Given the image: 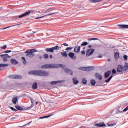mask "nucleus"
<instances>
[{
    "label": "nucleus",
    "instance_id": "obj_21",
    "mask_svg": "<svg viewBox=\"0 0 128 128\" xmlns=\"http://www.w3.org/2000/svg\"><path fill=\"white\" fill-rule=\"evenodd\" d=\"M112 74V71H108L105 73V78H108L110 74Z\"/></svg>",
    "mask_w": 128,
    "mask_h": 128
},
{
    "label": "nucleus",
    "instance_id": "obj_43",
    "mask_svg": "<svg viewBox=\"0 0 128 128\" xmlns=\"http://www.w3.org/2000/svg\"><path fill=\"white\" fill-rule=\"evenodd\" d=\"M73 48H66V50L68 51V50H72L73 49Z\"/></svg>",
    "mask_w": 128,
    "mask_h": 128
},
{
    "label": "nucleus",
    "instance_id": "obj_17",
    "mask_svg": "<svg viewBox=\"0 0 128 128\" xmlns=\"http://www.w3.org/2000/svg\"><path fill=\"white\" fill-rule=\"evenodd\" d=\"M74 52H76L77 54H78L80 52V46H77L75 47L74 49Z\"/></svg>",
    "mask_w": 128,
    "mask_h": 128
},
{
    "label": "nucleus",
    "instance_id": "obj_29",
    "mask_svg": "<svg viewBox=\"0 0 128 128\" xmlns=\"http://www.w3.org/2000/svg\"><path fill=\"white\" fill-rule=\"evenodd\" d=\"M20 26V24H16V25H14L13 26H8V27H7V28H2L1 30H6L8 28H12V26Z\"/></svg>",
    "mask_w": 128,
    "mask_h": 128
},
{
    "label": "nucleus",
    "instance_id": "obj_11",
    "mask_svg": "<svg viewBox=\"0 0 128 128\" xmlns=\"http://www.w3.org/2000/svg\"><path fill=\"white\" fill-rule=\"evenodd\" d=\"M95 126H98V128H104V126H106V124L104 123H100L98 124H97L96 123H94Z\"/></svg>",
    "mask_w": 128,
    "mask_h": 128
},
{
    "label": "nucleus",
    "instance_id": "obj_2",
    "mask_svg": "<svg viewBox=\"0 0 128 128\" xmlns=\"http://www.w3.org/2000/svg\"><path fill=\"white\" fill-rule=\"evenodd\" d=\"M33 76H48V72L42 70H34L32 71Z\"/></svg>",
    "mask_w": 128,
    "mask_h": 128
},
{
    "label": "nucleus",
    "instance_id": "obj_20",
    "mask_svg": "<svg viewBox=\"0 0 128 128\" xmlns=\"http://www.w3.org/2000/svg\"><path fill=\"white\" fill-rule=\"evenodd\" d=\"M96 78L99 80H102V76L98 73H96Z\"/></svg>",
    "mask_w": 128,
    "mask_h": 128
},
{
    "label": "nucleus",
    "instance_id": "obj_53",
    "mask_svg": "<svg viewBox=\"0 0 128 128\" xmlns=\"http://www.w3.org/2000/svg\"><path fill=\"white\" fill-rule=\"evenodd\" d=\"M88 48H92V46H89Z\"/></svg>",
    "mask_w": 128,
    "mask_h": 128
},
{
    "label": "nucleus",
    "instance_id": "obj_5",
    "mask_svg": "<svg viewBox=\"0 0 128 128\" xmlns=\"http://www.w3.org/2000/svg\"><path fill=\"white\" fill-rule=\"evenodd\" d=\"M0 57L3 58V60L4 62H8V59L6 58H10V56H8V54H5L4 55H1Z\"/></svg>",
    "mask_w": 128,
    "mask_h": 128
},
{
    "label": "nucleus",
    "instance_id": "obj_24",
    "mask_svg": "<svg viewBox=\"0 0 128 128\" xmlns=\"http://www.w3.org/2000/svg\"><path fill=\"white\" fill-rule=\"evenodd\" d=\"M15 108H16V110H20V111L24 110V108H22L20 106H16Z\"/></svg>",
    "mask_w": 128,
    "mask_h": 128
},
{
    "label": "nucleus",
    "instance_id": "obj_7",
    "mask_svg": "<svg viewBox=\"0 0 128 128\" xmlns=\"http://www.w3.org/2000/svg\"><path fill=\"white\" fill-rule=\"evenodd\" d=\"M68 56L73 60H76V54L72 52L69 53Z\"/></svg>",
    "mask_w": 128,
    "mask_h": 128
},
{
    "label": "nucleus",
    "instance_id": "obj_34",
    "mask_svg": "<svg viewBox=\"0 0 128 128\" xmlns=\"http://www.w3.org/2000/svg\"><path fill=\"white\" fill-rule=\"evenodd\" d=\"M32 88H33L34 90H36V88H38V84H36V83H34V84H33Z\"/></svg>",
    "mask_w": 128,
    "mask_h": 128
},
{
    "label": "nucleus",
    "instance_id": "obj_42",
    "mask_svg": "<svg viewBox=\"0 0 128 128\" xmlns=\"http://www.w3.org/2000/svg\"><path fill=\"white\" fill-rule=\"evenodd\" d=\"M88 40L90 42L92 41V40H98V38H90V39H88Z\"/></svg>",
    "mask_w": 128,
    "mask_h": 128
},
{
    "label": "nucleus",
    "instance_id": "obj_9",
    "mask_svg": "<svg viewBox=\"0 0 128 128\" xmlns=\"http://www.w3.org/2000/svg\"><path fill=\"white\" fill-rule=\"evenodd\" d=\"M30 11H29L28 12H26L24 14H22V15H20L19 16L18 18H26V16H29V14H30Z\"/></svg>",
    "mask_w": 128,
    "mask_h": 128
},
{
    "label": "nucleus",
    "instance_id": "obj_45",
    "mask_svg": "<svg viewBox=\"0 0 128 128\" xmlns=\"http://www.w3.org/2000/svg\"><path fill=\"white\" fill-rule=\"evenodd\" d=\"M112 74H116V70H113L112 71Z\"/></svg>",
    "mask_w": 128,
    "mask_h": 128
},
{
    "label": "nucleus",
    "instance_id": "obj_13",
    "mask_svg": "<svg viewBox=\"0 0 128 128\" xmlns=\"http://www.w3.org/2000/svg\"><path fill=\"white\" fill-rule=\"evenodd\" d=\"M124 67L122 65H119L117 68V72H122Z\"/></svg>",
    "mask_w": 128,
    "mask_h": 128
},
{
    "label": "nucleus",
    "instance_id": "obj_37",
    "mask_svg": "<svg viewBox=\"0 0 128 128\" xmlns=\"http://www.w3.org/2000/svg\"><path fill=\"white\" fill-rule=\"evenodd\" d=\"M96 81L94 80H91V84H92V86H96Z\"/></svg>",
    "mask_w": 128,
    "mask_h": 128
},
{
    "label": "nucleus",
    "instance_id": "obj_47",
    "mask_svg": "<svg viewBox=\"0 0 128 128\" xmlns=\"http://www.w3.org/2000/svg\"><path fill=\"white\" fill-rule=\"evenodd\" d=\"M124 60H128V56H124Z\"/></svg>",
    "mask_w": 128,
    "mask_h": 128
},
{
    "label": "nucleus",
    "instance_id": "obj_15",
    "mask_svg": "<svg viewBox=\"0 0 128 128\" xmlns=\"http://www.w3.org/2000/svg\"><path fill=\"white\" fill-rule=\"evenodd\" d=\"M10 62L12 64H14V66L18 64V62L16 59H12L10 60Z\"/></svg>",
    "mask_w": 128,
    "mask_h": 128
},
{
    "label": "nucleus",
    "instance_id": "obj_28",
    "mask_svg": "<svg viewBox=\"0 0 128 128\" xmlns=\"http://www.w3.org/2000/svg\"><path fill=\"white\" fill-rule=\"evenodd\" d=\"M120 28H128V25H120Z\"/></svg>",
    "mask_w": 128,
    "mask_h": 128
},
{
    "label": "nucleus",
    "instance_id": "obj_14",
    "mask_svg": "<svg viewBox=\"0 0 128 128\" xmlns=\"http://www.w3.org/2000/svg\"><path fill=\"white\" fill-rule=\"evenodd\" d=\"M52 10H54V8H51L47 10L45 12H39V14H44V12H46V14H48V12H52Z\"/></svg>",
    "mask_w": 128,
    "mask_h": 128
},
{
    "label": "nucleus",
    "instance_id": "obj_44",
    "mask_svg": "<svg viewBox=\"0 0 128 128\" xmlns=\"http://www.w3.org/2000/svg\"><path fill=\"white\" fill-rule=\"evenodd\" d=\"M10 110H12L13 112H18V110L14 109V108H12V107H10Z\"/></svg>",
    "mask_w": 128,
    "mask_h": 128
},
{
    "label": "nucleus",
    "instance_id": "obj_38",
    "mask_svg": "<svg viewBox=\"0 0 128 128\" xmlns=\"http://www.w3.org/2000/svg\"><path fill=\"white\" fill-rule=\"evenodd\" d=\"M88 44V43L86 42H84L83 44H82V46H86Z\"/></svg>",
    "mask_w": 128,
    "mask_h": 128
},
{
    "label": "nucleus",
    "instance_id": "obj_35",
    "mask_svg": "<svg viewBox=\"0 0 128 128\" xmlns=\"http://www.w3.org/2000/svg\"><path fill=\"white\" fill-rule=\"evenodd\" d=\"M82 82V84H88V81L86 80V78H84Z\"/></svg>",
    "mask_w": 128,
    "mask_h": 128
},
{
    "label": "nucleus",
    "instance_id": "obj_26",
    "mask_svg": "<svg viewBox=\"0 0 128 128\" xmlns=\"http://www.w3.org/2000/svg\"><path fill=\"white\" fill-rule=\"evenodd\" d=\"M115 60H118L120 58V54L118 52H116L114 54Z\"/></svg>",
    "mask_w": 128,
    "mask_h": 128
},
{
    "label": "nucleus",
    "instance_id": "obj_4",
    "mask_svg": "<svg viewBox=\"0 0 128 128\" xmlns=\"http://www.w3.org/2000/svg\"><path fill=\"white\" fill-rule=\"evenodd\" d=\"M94 50L90 49L86 52V56H90L94 54Z\"/></svg>",
    "mask_w": 128,
    "mask_h": 128
},
{
    "label": "nucleus",
    "instance_id": "obj_48",
    "mask_svg": "<svg viewBox=\"0 0 128 128\" xmlns=\"http://www.w3.org/2000/svg\"><path fill=\"white\" fill-rule=\"evenodd\" d=\"M33 104H36V105H38V102H33Z\"/></svg>",
    "mask_w": 128,
    "mask_h": 128
},
{
    "label": "nucleus",
    "instance_id": "obj_30",
    "mask_svg": "<svg viewBox=\"0 0 128 128\" xmlns=\"http://www.w3.org/2000/svg\"><path fill=\"white\" fill-rule=\"evenodd\" d=\"M124 70V72H126V70H128V63H126Z\"/></svg>",
    "mask_w": 128,
    "mask_h": 128
},
{
    "label": "nucleus",
    "instance_id": "obj_57",
    "mask_svg": "<svg viewBox=\"0 0 128 128\" xmlns=\"http://www.w3.org/2000/svg\"><path fill=\"white\" fill-rule=\"evenodd\" d=\"M108 60V62H110V60Z\"/></svg>",
    "mask_w": 128,
    "mask_h": 128
},
{
    "label": "nucleus",
    "instance_id": "obj_32",
    "mask_svg": "<svg viewBox=\"0 0 128 128\" xmlns=\"http://www.w3.org/2000/svg\"><path fill=\"white\" fill-rule=\"evenodd\" d=\"M6 66H8V64H0V68H6Z\"/></svg>",
    "mask_w": 128,
    "mask_h": 128
},
{
    "label": "nucleus",
    "instance_id": "obj_33",
    "mask_svg": "<svg viewBox=\"0 0 128 128\" xmlns=\"http://www.w3.org/2000/svg\"><path fill=\"white\" fill-rule=\"evenodd\" d=\"M112 78H114V76H112L108 80H106V82L107 84L110 82V80H112Z\"/></svg>",
    "mask_w": 128,
    "mask_h": 128
},
{
    "label": "nucleus",
    "instance_id": "obj_41",
    "mask_svg": "<svg viewBox=\"0 0 128 128\" xmlns=\"http://www.w3.org/2000/svg\"><path fill=\"white\" fill-rule=\"evenodd\" d=\"M44 58H46V59H48L49 58L48 54H44Z\"/></svg>",
    "mask_w": 128,
    "mask_h": 128
},
{
    "label": "nucleus",
    "instance_id": "obj_60",
    "mask_svg": "<svg viewBox=\"0 0 128 128\" xmlns=\"http://www.w3.org/2000/svg\"><path fill=\"white\" fill-rule=\"evenodd\" d=\"M34 34H36V32H33Z\"/></svg>",
    "mask_w": 128,
    "mask_h": 128
},
{
    "label": "nucleus",
    "instance_id": "obj_12",
    "mask_svg": "<svg viewBox=\"0 0 128 128\" xmlns=\"http://www.w3.org/2000/svg\"><path fill=\"white\" fill-rule=\"evenodd\" d=\"M56 13H52V14H47L46 16H41L40 17H38L36 18H35V20H40V18H44L46 16H54V14H56Z\"/></svg>",
    "mask_w": 128,
    "mask_h": 128
},
{
    "label": "nucleus",
    "instance_id": "obj_36",
    "mask_svg": "<svg viewBox=\"0 0 128 128\" xmlns=\"http://www.w3.org/2000/svg\"><path fill=\"white\" fill-rule=\"evenodd\" d=\"M22 60H24L23 61L24 64H26L27 62H26V58L24 57H22Z\"/></svg>",
    "mask_w": 128,
    "mask_h": 128
},
{
    "label": "nucleus",
    "instance_id": "obj_39",
    "mask_svg": "<svg viewBox=\"0 0 128 128\" xmlns=\"http://www.w3.org/2000/svg\"><path fill=\"white\" fill-rule=\"evenodd\" d=\"M7 48H8V46L6 45H5V46H2L1 48L2 50H6Z\"/></svg>",
    "mask_w": 128,
    "mask_h": 128
},
{
    "label": "nucleus",
    "instance_id": "obj_49",
    "mask_svg": "<svg viewBox=\"0 0 128 128\" xmlns=\"http://www.w3.org/2000/svg\"><path fill=\"white\" fill-rule=\"evenodd\" d=\"M64 46H68V44L66 43H64Z\"/></svg>",
    "mask_w": 128,
    "mask_h": 128
},
{
    "label": "nucleus",
    "instance_id": "obj_10",
    "mask_svg": "<svg viewBox=\"0 0 128 128\" xmlns=\"http://www.w3.org/2000/svg\"><path fill=\"white\" fill-rule=\"evenodd\" d=\"M12 78L13 80H22V77L19 75H14L12 76Z\"/></svg>",
    "mask_w": 128,
    "mask_h": 128
},
{
    "label": "nucleus",
    "instance_id": "obj_1",
    "mask_svg": "<svg viewBox=\"0 0 128 128\" xmlns=\"http://www.w3.org/2000/svg\"><path fill=\"white\" fill-rule=\"evenodd\" d=\"M62 68V69L65 70L66 74H68L71 76L74 75V73L72 72V70L67 68L66 66H64V65L62 64H48L44 65L42 66V68L47 70H48L50 68Z\"/></svg>",
    "mask_w": 128,
    "mask_h": 128
},
{
    "label": "nucleus",
    "instance_id": "obj_31",
    "mask_svg": "<svg viewBox=\"0 0 128 128\" xmlns=\"http://www.w3.org/2000/svg\"><path fill=\"white\" fill-rule=\"evenodd\" d=\"M52 115H49V116H44V117H40V120H44V118H50V116H52Z\"/></svg>",
    "mask_w": 128,
    "mask_h": 128
},
{
    "label": "nucleus",
    "instance_id": "obj_40",
    "mask_svg": "<svg viewBox=\"0 0 128 128\" xmlns=\"http://www.w3.org/2000/svg\"><path fill=\"white\" fill-rule=\"evenodd\" d=\"M38 52V50H36L35 49L32 50V56H34V52Z\"/></svg>",
    "mask_w": 128,
    "mask_h": 128
},
{
    "label": "nucleus",
    "instance_id": "obj_51",
    "mask_svg": "<svg viewBox=\"0 0 128 128\" xmlns=\"http://www.w3.org/2000/svg\"><path fill=\"white\" fill-rule=\"evenodd\" d=\"M108 126H114V124H108Z\"/></svg>",
    "mask_w": 128,
    "mask_h": 128
},
{
    "label": "nucleus",
    "instance_id": "obj_19",
    "mask_svg": "<svg viewBox=\"0 0 128 128\" xmlns=\"http://www.w3.org/2000/svg\"><path fill=\"white\" fill-rule=\"evenodd\" d=\"M128 106H127L124 110H123L122 111L120 110V107H118V112H119L120 113H122V112H128Z\"/></svg>",
    "mask_w": 128,
    "mask_h": 128
},
{
    "label": "nucleus",
    "instance_id": "obj_56",
    "mask_svg": "<svg viewBox=\"0 0 128 128\" xmlns=\"http://www.w3.org/2000/svg\"><path fill=\"white\" fill-rule=\"evenodd\" d=\"M32 104V100L31 99Z\"/></svg>",
    "mask_w": 128,
    "mask_h": 128
},
{
    "label": "nucleus",
    "instance_id": "obj_25",
    "mask_svg": "<svg viewBox=\"0 0 128 128\" xmlns=\"http://www.w3.org/2000/svg\"><path fill=\"white\" fill-rule=\"evenodd\" d=\"M52 48H53L54 52V50H61L62 47H60L58 46H56L55 47Z\"/></svg>",
    "mask_w": 128,
    "mask_h": 128
},
{
    "label": "nucleus",
    "instance_id": "obj_58",
    "mask_svg": "<svg viewBox=\"0 0 128 128\" xmlns=\"http://www.w3.org/2000/svg\"><path fill=\"white\" fill-rule=\"evenodd\" d=\"M84 50H86V48H84Z\"/></svg>",
    "mask_w": 128,
    "mask_h": 128
},
{
    "label": "nucleus",
    "instance_id": "obj_23",
    "mask_svg": "<svg viewBox=\"0 0 128 128\" xmlns=\"http://www.w3.org/2000/svg\"><path fill=\"white\" fill-rule=\"evenodd\" d=\"M61 54L63 58H68V54L66 52H62Z\"/></svg>",
    "mask_w": 128,
    "mask_h": 128
},
{
    "label": "nucleus",
    "instance_id": "obj_6",
    "mask_svg": "<svg viewBox=\"0 0 128 128\" xmlns=\"http://www.w3.org/2000/svg\"><path fill=\"white\" fill-rule=\"evenodd\" d=\"M25 54H26V56L27 58H32V50H28L25 52Z\"/></svg>",
    "mask_w": 128,
    "mask_h": 128
},
{
    "label": "nucleus",
    "instance_id": "obj_8",
    "mask_svg": "<svg viewBox=\"0 0 128 128\" xmlns=\"http://www.w3.org/2000/svg\"><path fill=\"white\" fill-rule=\"evenodd\" d=\"M66 82L65 80H60V81H54L51 82V84L52 86H55V84H62Z\"/></svg>",
    "mask_w": 128,
    "mask_h": 128
},
{
    "label": "nucleus",
    "instance_id": "obj_52",
    "mask_svg": "<svg viewBox=\"0 0 128 128\" xmlns=\"http://www.w3.org/2000/svg\"><path fill=\"white\" fill-rule=\"evenodd\" d=\"M28 74H32V71L30 72Z\"/></svg>",
    "mask_w": 128,
    "mask_h": 128
},
{
    "label": "nucleus",
    "instance_id": "obj_59",
    "mask_svg": "<svg viewBox=\"0 0 128 128\" xmlns=\"http://www.w3.org/2000/svg\"><path fill=\"white\" fill-rule=\"evenodd\" d=\"M31 106H32V104L31 105Z\"/></svg>",
    "mask_w": 128,
    "mask_h": 128
},
{
    "label": "nucleus",
    "instance_id": "obj_3",
    "mask_svg": "<svg viewBox=\"0 0 128 128\" xmlns=\"http://www.w3.org/2000/svg\"><path fill=\"white\" fill-rule=\"evenodd\" d=\"M79 70H84V72H90V71L92 70V67L80 68H79Z\"/></svg>",
    "mask_w": 128,
    "mask_h": 128
},
{
    "label": "nucleus",
    "instance_id": "obj_55",
    "mask_svg": "<svg viewBox=\"0 0 128 128\" xmlns=\"http://www.w3.org/2000/svg\"><path fill=\"white\" fill-rule=\"evenodd\" d=\"M36 13V11L33 10L32 14H35Z\"/></svg>",
    "mask_w": 128,
    "mask_h": 128
},
{
    "label": "nucleus",
    "instance_id": "obj_18",
    "mask_svg": "<svg viewBox=\"0 0 128 128\" xmlns=\"http://www.w3.org/2000/svg\"><path fill=\"white\" fill-rule=\"evenodd\" d=\"M104 0H89L91 4H96V2H102Z\"/></svg>",
    "mask_w": 128,
    "mask_h": 128
},
{
    "label": "nucleus",
    "instance_id": "obj_22",
    "mask_svg": "<svg viewBox=\"0 0 128 128\" xmlns=\"http://www.w3.org/2000/svg\"><path fill=\"white\" fill-rule=\"evenodd\" d=\"M46 52H54L53 48H47L46 49Z\"/></svg>",
    "mask_w": 128,
    "mask_h": 128
},
{
    "label": "nucleus",
    "instance_id": "obj_27",
    "mask_svg": "<svg viewBox=\"0 0 128 128\" xmlns=\"http://www.w3.org/2000/svg\"><path fill=\"white\" fill-rule=\"evenodd\" d=\"M73 82L74 84H78L79 81L78 80L77 78H73Z\"/></svg>",
    "mask_w": 128,
    "mask_h": 128
},
{
    "label": "nucleus",
    "instance_id": "obj_50",
    "mask_svg": "<svg viewBox=\"0 0 128 128\" xmlns=\"http://www.w3.org/2000/svg\"><path fill=\"white\" fill-rule=\"evenodd\" d=\"M82 54H86V52L85 51H82Z\"/></svg>",
    "mask_w": 128,
    "mask_h": 128
},
{
    "label": "nucleus",
    "instance_id": "obj_46",
    "mask_svg": "<svg viewBox=\"0 0 128 128\" xmlns=\"http://www.w3.org/2000/svg\"><path fill=\"white\" fill-rule=\"evenodd\" d=\"M4 52L5 54H10V52H12V50H6Z\"/></svg>",
    "mask_w": 128,
    "mask_h": 128
},
{
    "label": "nucleus",
    "instance_id": "obj_54",
    "mask_svg": "<svg viewBox=\"0 0 128 128\" xmlns=\"http://www.w3.org/2000/svg\"><path fill=\"white\" fill-rule=\"evenodd\" d=\"M53 56L52 55H50V58H52Z\"/></svg>",
    "mask_w": 128,
    "mask_h": 128
},
{
    "label": "nucleus",
    "instance_id": "obj_16",
    "mask_svg": "<svg viewBox=\"0 0 128 128\" xmlns=\"http://www.w3.org/2000/svg\"><path fill=\"white\" fill-rule=\"evenodd\" d=\"M18 96H16L12 98V102L14 104H16V102H18Z\"/></svg>",
    "mask_w": 128,
    "mask_h": 128
}]
</instances>
